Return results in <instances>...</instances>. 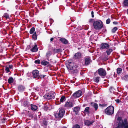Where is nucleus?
I'll return each instance as SVG.
<instances>
[{"mask_svg": "<svg viewBox=\"0 0 128 128\" xmlns=\"http://www.w3.org/2000/svg\"><path fill=\"white\" fill-rule=\"evenodd\" d=\"M118 128H128V123L126 119H125L124 120H120L118 124Z\"/></svg>", "mask_w": 128, "mask_h": 128, "instance_id": "obj_1", "label": "nucleus"}, {"mask_svg": "<svg viewBox=\"0 0 128 128\" xmlns=\"http://www.w3.org/2000/svg\"><path fill=\"white\" fill-rule=\"evenodd\" d=\"M93 26L96 30L100 29L103 26L102 22L100 20L96 21L93 23Z\"/></svg>", "mask_w": 128, "mask_h": 128, "instance_id": "obj_2", "label": "nucleus"}, {"mask_svg": "<svg viewBox=\"0 0 128 128\" xmlns=\"http://www.w3.org/2000/svg\"><path fill=\"white\" fill-rule=\"evenodd\" d=\"M114 108L113 106H110L106 109L105 112L107 114L111 115L114 113Z\"/></svg>", "mask_w": 128, "mask_h": 128, "instance_id": "obj_3", "label": "nucleus"}, {"mask_svg": "<svg viewBox=\"0 0 128 128\" xmlns=\"http://www.w3.org/2000/svg\"><path fill=\"white\" fill-rule=\"evenodd\" d=\"M64 113L65 111L64 109L60 110L59 112L54 114L55 117L57 118H62L64 115Z\"/></svg>", "mask_w": 128, "mask_h": 128, "instance_id": "obj_4", "label": "nucleus"}, {"mask_svg": "<svg viewBox=\"0 0 128 128\" xmlns=\"http://www.w3.org/2000/svg\"><path fill=\"white\" fill-rule=\"evenodd\" d=\"M56 95L55 93L53 92H51L49 93L46 94L44 96V98L46 99L50 100L54 98Z\"/></svg>", "mask_w": 128, "mask_h": 128, "instance_id": "obj_5", "label": "nucleus"}, {"mask_svg": "<svg viewBox=\"0 0 128 128\" xmlns=\"http://www.w3.org/2000/svg\"><path fill=\"white\" fill-rule=\"evenodd\" d=\"M98 73L99 75L101 76H104L106 74V71L102 68H100L98 69Z\"/></svg>", "mask_w": 128, "mask_h": 128, "instance_id": "obj_6", "label": "nucleus"}, {"mask_svg": "<svg viewBox=\"0 0 128 128\" xmlns=\"http://www.w3.org/2000/svg\"><path fill=\"white\" fill-rule=\"evenodd\" d=\"M82 94V92L80 90H79L74 93L72 96L74 98H76L81 96Z\"/></svg>", "mask_w": 128, "mask_h": 128, "instance_id": "obj_7", "label": "nucleus"}, {"mask_svg": "<svg viewBox=\"0 0 128 128\" xmlns=\"http://www.w3.org/2000/svg\"><path fill=\"white\" fill-rule=\"evenodd\" d=\"M82 54L80 52H78L75 54H74L73 58L74 59L76 60H80L82 57Z\"/></svg>", "mask_w": 128, "mask_h": 128, "instance_id": "obj_8", "label": "nucleus"}, {"mask_svg": "<svg viewBox=\"0 0 128 128\" xmlns=\"http://www.w3.org/2000/svg\"><path fill=\"white\" fill-rule=\"evenodd\" d=\"M109 47L108 44L106 43H103L101 44L100 45V49L101 50H103L104 49L108 48Z\"/></svg>", "mask_w": 128, "mask_h": 128, "instance_id": "obj_9", "label": "nucleus"}, {"mask_svg": "<svg viewBox=\"0 0 128 128\" xmlns=\"http://www.w3.org/2000/svg\"><path fill=\"white\" fill-rule=\"evenodd\" d=\"M85 63L86 65H89L91 62V59L89 56H86L84 58Z\"/></svg>", "mask_w": 128, "mask_h": 128, "instance_id": "obj_10", "label": "nucleus"}, {"mask_svg": "<svg viewBox=\"0 0 128 128\" xmlns=\"http://www.w3.org/2000/svg\"><path fill=\"white\" fill-rule=\"evenodd\" d=\"M32 74L34 78H36L39 76V71L37 70H34L32 71Z\"/></svg>", "mask_w": 128, "mask_h": 128, "instance_id": "obj_11", "label": "nucleus"}, {"mask_svg": "<svg viewBox=\"0 0 128 128\" xmlns=\"http://www.w3.org/2000/svg\"><path fill=\"white\" fill-rule=\"evenodd\" d=\"M73 63L72 62H69L68 64L66 65V66L68 70H72L73 68Z\"/></svg>", "mask_w": 128, "mask_h": 128, "instance_id": "obj_12", "label": "nucleus"}, {"mask_svg": "<svg viewBox=\"0 0 128 128\" xmlns=\"http://www.w3.org/2000/svg\"><path fill=\"white\" fill-rule=\"evenodd\" d=\"M73 106V104L70 102H67L65 104V106L66 107L69 108H70L72 107Z\"/></svg>", "mask_w": 128, "mask_h": 128, "instance_id": "obj_13", "label": "nucleus"}, {"mask_svg": "<svg viewBox=\"0 0 128 128\" xmlns=\"http://www.w3.org/2000/svg\"><path fill=\"white\" fill-rule=\"evenodd\" d=\"M38 50L37 46L36 45H35L32 49L30 50V51L32 52H36Z\"/></svg>", "mask_w": 128, "mask_h": 128, "instance_id": "obj_14", "label": "nucleus"}, {"mask_svg": "<svg viewBox=\"0 0 128 128\" xmlns=\"http://www.w3.org/2000/svg\"><path fill=\"white\" fill-rule=\"evenodd\" d=\"M48 124V122L45 120H44L41 123L42 125L45 128L47 127Z\"/></svg>", "mask_w": 128, "mask_h": 128, "instance_id": "obj_15", "label": "nucleus"}, {"mask_svg": "<svg viewBox=\"0 0 128 128\" xmlns=\"http://www.w3.org/2000/svg\"><path fill=\"white\" fill-rule=\"evenodd\" d=\"M94 122L92 121H90L89 120H86L84 121V123L85 125L89 126L90 125L92 124Z\"/></svg>", "mask_w": 128, "mask_h": 128, "instance_id": "obj_16", "label": "nucleus"}, {"mask_svg": "<svg viewBox=\"0 0 128 128\" xmlns=\"http://www.w3.org/2000/svg\"><path fill=\"white\" fill-rule=\"evenodd\" d=\"M60 40L64 44H66L68 43V40L64 38H61L60 39Z\"/></svg>", "mask_w": 128, "mask_h": 128, "instance_id": "obj_17", "label": "nucleus"}, {"mask_svg": "<svg viewBox=\"0 0 128 128\" xmlns=\"http://www.w3.org/2000/svg\"><path fill=\"white\" fill-rule=\"evenodd\" d=\"M31 106V109L33 111H35L38 109V107L35 105L32 104Z\"/></svg>", "mask_w": 128, "mask_h": 128, "instance_id": "obj_18", "label": "nucleus"}, {"mask_svg": "<svg viewBox=\"0 0 128 128\" xmlns=\"http://www.w3.org/2000/svg\"><path fill=\"white\" fill-rule=\"evenodd\" d=\"M23 105L25 107H28L29 105V103L27 101H24L23 103Z\"/></svg>", "mask_w": 128, "mask_h": 128, "instance_id": "obj_19", "label": "nucleus"}, {"mask_svg": "<svg viewBox=\"0 0 128 128\" xmlns=\"http://www.w3.org/2000/svg\"><path fill=\"white\" fill-rule=\"evenodd\" d=\"M18 90L20 92L23 91L24 90V87L22 86H19L18 87Z\"/></svg>", "mask_w": 128, "mask_h": 128, "instance_id": "obj_20", "label": "nucleus"}, {"mask_svg": "<svg viewBox=\"0 0 128 128\" xmlns=\"http://www.w3.org/2000/svg\"><path fill=\"white\" fill-rule=\"evenodd\" d=\"M92 106L96 110L98 107V104L96 103H93L92 104Z\"/></svg>", "mask_w": 128, "mask_h": 128, "instance_id": "obj_21", "label": "nucleus"}, {"mask_svg": "<svg viewBox=\"0 0 128 128\" xmlns=\"http://www.w3.org/2000/svg\"><path fill=\"white\" fill-rule=\"evenodd\" d=\"M100 77H95L94 78V82L98 83L99 81Z\"/></svg>", "mask_w": 128, "mask_h": 128, "instance_id": "obj_22", "label": "nucleus"}, {"mask_svg": "<svg viewBox=\"0 0 128 128\" xmlns=\"http://www.w3.org/2000/svg\"><path fill=\"white\" fill-rule=\"evenodd\" d=\"M41 64H42L46 66L49 64V63L47 61L43 60L41 62Z\"/></svg>", "mask_w": 128, "mask_h": 128, "instance_id": "obj_23", "label": "nucleus"}, {"mask_svg": "<svg viewBox=\"0 0 128 128\" xmlns=\"http://www.w3.org/2000/svg\"><path fill=\"white\" fill-rule=\"evenodd\" d=\"M113 51L112 49L110 48L107 50L106 51V53L107 55H109L110 53Z\"/></svg>", "mask_w": 128, "mask_h": 128, "instance_id": "obj_24", "label": "nucleus"}, {"mask_svg": "<svg viewBox=\"0 0 128 128\" xmlns=\"http://www.w3.org/2000/svg\"><path fill=\"white\" fill-rule=\"evenodd\" d=\"M80 110V108L79 107H75L74 110V111L76 113H77Z\"/></svg>", "mask_w": 128, "mask_h": 128, "instance_id": "obj_25", "label": "nucleus"}, {"mask_svg": "<svg viewBox=\"0 0 128 128\" xmlns=\"http://www.w3.org/2000/svg\"><path fill=\"white\" fill-rule=\"evenodd\" d=\"M123 4L125 6H128V0H124L123 2Z\"/></svg>", "mask_w": 128, "mask_h": 128, "instance_id": "obj_26", "label": "nucleus"}, {"mask_svg": "<svg viewBox=\"0 0 128 128\" xmlns=\"http://www.w3.org/2000/svg\"><path fill=\"white\" fill-rule=\"evenodd\" d=\"M14 80L12 77L10 78L8 80V82L10 84L14 82Z\"/></svg>", "mask_w": 128, "mask_h": 128, "instance_id": "obj_27", "label": "nucleus"}, {"mask_svg": "<svg viewBox=\"0 0 128 128\" xmlns=\"http://www.w3.org/2000/svg\"><path fill=\"white\" fill-rule=\"evenodd\" d=\"M32 38L34 40H36L37 39V37L36 32H34L32 35Z\"/></svg>", "mask_w": 128, "mask_h": 128, "instance_id": "obj_28", "label": "nucleus"}, {"mask_svg": "<svg viewBox=\"0 0 128 128\" xmlns=\"http://www.w3.org/2000/svg\"><path fill=\"white\" fill-rule=\"evenodd\" d=\"M52 54V52L50 51L48 52L46 54V56L47 58H49V56Z\"/></svg>", "mask_w": 128, "mask_h": 128, "instance_id": "obj_29", "label": "nucleus"}, {"mask_svg": "<svg viewBox=\"0 0 128 128\" xmlns=\"http://www.w3.org/2000/svg\"><path fill=\"white\" fill-rule=\"evenodd\" d=\"M89 107H86L85 108V110H84V113H86L87 114H88L89 113Z\"/></svg>", "mask_w": 128, "mask_h": 128, "instance_id": "obj_30", "label": "nucleus"}, {"mask_svg": "<svg viewBox=\"0 0 128 128\" xmlns=\"http://www.w3.org/2000/svg\"><path fill=\"white\" fill-rule=\"evenodd\" d=\"M35 30V28L34 27L30 29V34H32L33 33Z\"/></svg>", "mask_w": 128, "mask_h": 128, "instance_id": "obj_31", "label": "nucleus"}, {"mask_svg": "<svg viewBox=\"0 0 128 128\" xmlns=\"http://www.w3.org/2000/svg\"><path fill=\"white\" fill-rule=\"evenodd\" d=\"M65 96H62L60 99V102H64L65 100Z\"/></svg>", "mask_w": 128, "mask_h": 128, "instance_id": "obj_32", "label": "nucleus"}, {"mask_svg": "<svg viewBox=\"0 0 128 128\" xmlns=\"http://www.w3.org/2000/svg\"><path fill=\"white\" fill-rule=\"evenodd\" d=\"M108 55H105L103 58V60L105 61L108 60Z\"/></svg>", "mask_w": 128, "mask_h": 128, "instance_id": "obj_33", "label": "nucleus"}, {"mask_svg": "<svg viewBox=\"0 0 128 128\" xmlns=\"http://www.w3.org/2000/svg\"><path fill=\"white\" fill-rule=\"evenodd\" d=\"M122 70L121 68H118L117 70V73L118 74H120L122 72Z\"/></svg>", "mask_w": 128, "mask_h": 128, "instance_id": "obj_34", "label": "nucleus"}, {"mask_svg": "<svg viewBox=\"0 0 128 128\" xmlns=\"http://www.w3.org/2000/svg\"><path fill=\"white\" fill-rule=\"evenodd\" d=\"M4 17L6 18H9V15L6 13H5L4 15Z\"/></svg>", "mask_w": 128, "mask_h": 128, "instance_id": "obj_35", "label": "nucleus"}, {"mask_svg": "<svg viewBox=\"0 0 128 128\" xmlns=\"http://www.w3.org/2000/svg\"><path fill=\"white\" fill-rule=\"evenodd\" d=\"M123 79L125 80H128V75H126L124 76L123 77Z\"/></svg>", "mask_w": 128, "mask_h": 128, "instance_id": "obj_36", "label": "nucleus"}, {"mask_svg": "<svg viewBox=\"0 0 128 128\" xmlns=\"http://www.w3.org/2000/svg\"><path fill=\"white\" fill-rule=\"evenodd\" d=\"M78 68V66L77 65H75L74 66H73V68L72 69L73 70L75 71Z\"/></svg>", "mask_w": 128, "mask_h": 128, "instance_id": "obj_37", "label": "nucleus"}, {"mask_svg": "<svg viewBox=\"0 0 128 128\" xmlns=\"http://www.w3.org/2000/svg\"><path fill=\"white\" fill-rule=\"evenodd\" d=\"M118 28L116 27H115L113 28L112 30V32L113 33H114L115 32L116 30H117Z\"/></svg>", "mask_w": 128, "mask_h": 128, "instance_id": "obj_38", "label": "nucleus"}, {"mask_svg": "<svg viewBox=\"0 0 128 128\" xmlns=\"http://www.w3.org/2000/svg\"><path fill=\"white\" fill-rule=\"evenodd\" d=\"M5 70L6 73H8L10 72L8 67L6 66V68Z\"/></svg>", "mask_w": 128, "mask_h": 128, "instance_id": "obj_39", "label": "nucleus"}, {"mask_svg": "<svg viewBox=\"0 0 128 128\" xmlns=\"http://www.w3.org/2000/svg\"><path fill=\"white\" fill-rule=\"evenodd\" d=\"M72 128H80V126L78 124H76L74 125Z\"/></svg>", "mask_w": 128, "mask_h": 128, "instance_id": "obj_40", "label": "nucleus"}, {"mask_svg": "<svg viewBox=\"0 0 128 128\" xmlns=\"http://www.w3.org/2000/svg\"><path fill=\"white\" fill-rule=\"evenodd\" d=\"M34 62L36 64H39L40 62V60H36Z\"/></svg>", "mask_w": 128, "mask_h": 128, "instance_id": "obj_41", "label": "nucleus"}, {"mask_svg": "<svg viewBox=\"0 0 128 128\" xmlns=\"http://www.w3.org/2000/svg\"><path fill=\"white\" fill-rule=\"evenodd\" d=\"M94 128H102V126L101 125H97Z\"/></svg>", "mask_w": 128, "mask_h": 128, "instance_id": "obj_42", "label": "nucleus"}, {"mask_svg": "<svg viewBox=\"0 0 128 128\" xmlns=\"http://www.w3.org/2000/svg\"><path fill=\"white\" fill-rule=\"evenodd\" d=\"M110 19L108 18L107 19L106 21V23L107 24H109L110 23Z\"/></svg>", "mask_w": 128, "mask_h": 128, "instance_id": "obj_43", "label": "nucleus"}, {"mask_svg": "<svg viewBox=\"0 0 128 128\" xmlns=\"http://www.w3.org/2000/svg\"><path fill=\"white\" fill-rule=\"evenodd\" d=\"M46 76L45 75L43 74H40V76L41 78H44V77L45 76Z\"/></svg>", "mask_w": 128, "mask_h": 128, "instance_id": "obj_44", "label": "nucleus"}, {"mask_svg": "<svg viewBox=\"0 0 128 128\" xmlns=\"http://www.w3.org/2000/svg\"><path fill=\"white\" fill-rule=\"evenodd\" d=\"M115 101L116 102L118 103L121 102L120 101L119 99L116 100H115Z\"/></svg>", "mask_w": 128, "mask_h": 128, "instance_id": "obj_45", "label": "nucleus"}, {"mask_svg": "<svg viewBox=\"0 0 128 128\" xmlns=\"http://www.w3.org/2000/svg\"><path fill=\"white\" fill-rule=\"evenodd\" d=\"M8 67L9 68L12 69V68L13 66L11 64L9 65Z\"/></svg>", "mask_w": 128, "mask_h": 128, "instance_id": "obj_46", "label": "nucleus"}, {"mask_svg": "<svg viewBox=\"0 0 128 128\" xmlns=\"http://www.w3.org/2000/svg\"><path fill=\"white\" fill-rule=\"evenodd\" d=\"M93 19H90L89 20V22L90 23H92L93 22Z\"/></svg>", "mask_w": 128, "mask_h": 128, "instance_id": "obj_47", "label": "nucleus"}, {"mask_svg": "<svg viewBox=\"0 0 128 128\" xmlns=\"http://www.w3.org/2000/svg\"><path fill=\"white\" fill-rule=\"evenodd\" d=\"M94 12L93 11H92L91 12V14H92V18H94Z\"/></svg>", "mask_w": 128, "mask_h": 128, "instance_id": "obj_48", "label": "nucleus"}, {"mask_svg": "<svg viewBox=\"0 0 128 128\" xmlns=\"http://www.w3.org/2000/svg\"><path fill=\"white\" fill-rule=\"evenodd\" d=\"M114 24H118V22H113Z\"/></svg>", "mask_w": 128, "mask_h": 128, "instance_id": "obj_49", "label": "nucleus"}, {"mask_svg": "<svg viewBox=\"0 0 128 128\" xmlns=\"http://www.w3.org/2000/svg\"><path fill=\"white\" fill-rule=\"evenodd\" d=\"M53 40H54V38H50V40L52 42L53 41Z\"/></svg>", "mask_w": 128, "mask_h": 128, "instance_id": "obj_50", "label": "nucleus"}, {"mask_svg": "<svg viewBox=\"0 0 128 128\" xmlns=\"http://www.w3.org/2000/svg\"><path fill=\"white\" fill-rule=\"evenodd\" d=\"M60 50H57V52H59Z\"/></svg>", "mask_w": 128, "mask_h": 128, "instance_id": "obj_51", "label": "nucleus"}, {"mask_svg": "<svg viewBox=\"0 0 128 128\" xmlns=\"http://www.w3.org/2000/svg\"><path fill=\"white\" fill-rule=\"evenodd\" d=\"M127 14H128V8L127 10Z\"/></svg>", "mask_w": 128, "mask_h": 128, "instance_id": "obj_52", "label": "nucleus"}, {"mask_svg": "<svg viewBox=\"0 0 128 128\" xmlns=\"http://www.w3.org/2000/svg\"><path fill=\"white\" fill-rule=\"evenodd\" d=\"M62 128H67L66 127H62Z\"/></svg>", "mask_w": 128, "mask_h": 128, "instance_id": "obj_53", "label": "nucleus"}, {"mask_svg": "<svg viewBox=\"0 0 128 128\" xmlns=\"http://www.w3.org/2000/svg\"><path fill=\"white\" fill-rule=\"evenodd\" d=\"M99 106H102V105L101 104H99Z\"/></svg>", "mask_w": 128, "mask_h": 128, "instance_id": "obj_54", "label": "nucleus"}]
</instances>
